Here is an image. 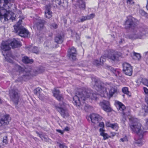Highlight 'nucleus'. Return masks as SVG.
Listing matches in <instances>:
<instances>
[{
  "label": "nucleus",
  "instance_id": "c756f323",
  "mask_svg": "<svg viewBox=\"0 0 148 148\" xmlns=\"http://www.w3.org/2000/svg\"><path fill=\"white\" fill-rule=\"evenodd\" d=\"M134 55L135 57L134 58L136 60H139L141 58V56L140 54L139 53H137L135 52H134Z\"/></svg>",
  "mask_w": 148,
  "mask_h": 148
},
{
  "label": "nucleus",
  "instance_id": "f3484780",
  "mask_svg": "<svg viewBox=\"0 0 148 148\" xmlns=\"http://www.w3.org/2000/svg\"><path fill=\"white\" fill-rule=\"evenodd\" d=\"M10 120V118L8 115H5L4 116L3 118L0 121L1 125H2L4 124H8Z\"/></svg>",
  "mask_w": 148,
  "mask_h": 148
},
{
  "label": "nucleus",
  "instance_id": "a878e982",
  "mask_svg": "<svg viewBox=\"0 0 148 148\" xmlns=\"http://www.w3.org/2000/svg\"><path fill=\"white\" fill-rule=\"evenodd\" d=\"M29 50L31 51L32 52L36 54H38L39 52L38 47H31L29 48Z\"/></svg>",
  "mask_w": 148,
  "mask_h": 148
},
{
  "label": "nucleus",
  "instance_id": "603ef678",
  "mask_svg": "<svg viewBox=\"0 0 148 148\" xmlns=\"http://www.w3.org/2000/svg\"><path fill=\"white\" fill-rule=\"evenodd\" d=\"M146 125L148 129V119L146 121Z\"/></svg>",
  "mask_w": 148,
  "mask_h": 148
},
{
  "label": "nucleus",
  "instance_id": "8fccbe9b",
  "mask_svg": "<svg viewBox=\"0 0 148 148\" xmlns=\"http://www.w3.org/2000/svg\"><path fill=\"white\" fill-rule=\"evenodd\" d=\"M69 130V128L68 127H66L65 128L63 131H64H64H68Z\"/></svg>",
  "mask_w": 148,
  "mask_h": 148
},
{
  "label": "nucleus",
  "instance_id": "f704fd0d",
  "mask_svg": "<svg viewBox=\"0 0 148 148\" xmlns=\"http://www.w3.org/2000/svg\"><path fill=\"white\" fill-rule=\"evenodd\" d=\"M95 14H92L86 16L87 20L92 19L95 16Z\"/></svg>",
  "mask_w": 148,
  "mask_h": 148
},
{
  "label": "nucleus",
  "instance_id": "1a4fd4ad",
  "mask_svg": "<svg viewBox=\"0 0 148 148\" xmlns=\"http://www.w3.org/2000/svg\"><path fill=\"white\" fill-rule=\"evenodd\" d=\"M10 97L12 101L16 104H17L19 100V95L16 90H11L10 92Z\"/></svg>",
  "mask_w": 148,
  "mask_h": 148
},
{
  "label": "nucleus",
  "instance_id": "72a5a7b5",
  "mask_svg": "<svg viewBox=\"0 0 148 148\" xmlns=\"http://www.w3.org/2000/svg\"><path fill=\"white\" fill-rule=\"evenodd\" d=\"M144 91L145 95V98H148V89L146 87L143 88Z\"/></svg>",
  "mask_w": 148,
  "mask_h": 148
},
{
  "label": "nucleus",
  "instance_id": "412c9836",
  "mask_svg": "<svg viewBox=\"0 0 148 148\" xmlns=\"http://www.w3.org/2000/svg\"><path fill=\"white\" fill-rule=\"evenodd\" d=\"M77 5H78L79 8L82 9H84L85 7V4L83 0H78Z\"/></svg>",
  "mask_w": 148,
  "mask_h": 148
},
{
  "label": "nucleus",
  "instance_id": "5701e85b",
  "mask_svg": "<svg viewBox=\"0 0 148 148\" xmlns=\"http://www.w3.org/2000/svg\"><path fill=\"white\" fill-rule=\"evenodd\" d=\"M52 12L49 9H47L45 12V15L46 18H49L52 16Z\"/></svg>",
  "mask_w": 148,
  "mask_h": 148
},
{
  "label": "nucleus",
  "instance_id": "ddd939ff",
  "mask_svg": "<svg viewBox=\"0 0 148 148\" xmlns=\"http://www.w3.org/2000/svg\"><path fill=\"white\" fill-rule=\"evenodd\" d=\"M34 93L40 99L43 100L45 97L43 94L44 92L40 88L38 87L34 90Z\"/></svg>",
  "mask_w": 148,
  "mask_h": 148
},
{
  "label": "nucleus",
  "instance_id": "b1692460",
  "mask_svg": "<svg viewBox=\"0 0 148 148\" xmlns=\"http://www.w3.org/2000/svg\"><path fill=\"white\" fill-rule=\"evenodd\" d=\"M23 61L25 63H32L33 61L32 59H29L28 57L25 56L23 58Z\"/></svg>",
  "mask_w": 148,
  "mask_h": 148
},
{
  "label": "nucleus",
  "instance_id": "3c124183",
  "mask_svg": "<svg viewBox=\"0 0 148 148\" xmlns=\"http://www.w3.org/2000/svg\"><path fill=\"white\" fill-rule=\"evenodd\" d=\"M103 128H101L99 129V131L100 133L104 132L105 131L103 129Z\"/></svg>",
  "mask_w": 148,
  "mask_h": 148
},
{
  "label": "nucleus",
  "instance_id": "37998d69",
  "mask_svg": "<svg viewBox=\"0 0 148 148\" xmlns=\"http://www.w3.org/2000/svg\"><path fill=\"white\" fill-rule=\"evenodd\" d=\"M140 14L142 16L145 15L146 14V13L143 10H141L140 11Z\"/></svg>",
  "mask_w": 148,
  "mask_h": 148
},
{
  "label": "nucleus",
  "instance_id": "f03ea898",
  "mask_svg": "<svg viewBox=\"0 0 148 148\" xmlns=\"http://www.w3.org/2000/svg\"><path fill=\"white\" fill-rule=\"evenodd\" d=\"M53 93L54 96L59 101H61L59 106H56V109L63 118L68 117L69 116V113L67 110L65 108L66 104L63 101H62L63 100V97L62 95H60L59 90L54 88Z\"/></svg>",
  "mask_w": 148,
  "mask_h": 148
},
{
  "label": "nucleus",
  "instance_id": "13d9d810",
  "mask_svg": "<svg viewBox=\"0 0 148 148\" xmlns=\"http://www.w3.org/2000/svg\"><path fill=\"white\" fill-rule=\"evenodd\" d=\"M71 34H73H73H74V32L73 31L71 30Z\"/></svg>",
  "mask_w": 148,
  "mask_h": 148
},
{
  "label": "nucleus",
  "instance_id": "09e8293b",
  "mask_svg": "<svg viewBox=\"0 0 148 148\" xmlns=\"http://www.w3.org/2000/svg\"><path fill=\"white\" fill-rule=\"evenodd\" d=\"M56 131L57 132L61 133V134H63L64 132V131H62L60 130H56Z\"/></svg>",
  "mask_w": 148,
  "mask_h": 148
},
{
  "label": "nucleus",
  "instance_id": "20e7f679",
  "mask_svg": "<svg viewBox=\"0 0 148 148\" xmlns=\"http://www.w3.org/2000/svg\"><path fill=\"white\" fill-rule=\"evenodd\" d=\"M14 0H4V4L3 6L4 7L3 11L5 12L4 14L3 13V12H0V18L1 20L3 22L7 21L9 19H11L12 17L11 14L9 10H7L9 8V6L8 4L10 2H13Z\"/></svg>",
  "mask_w": 148,
  "mask_h": 148
},
{
  "label": "nucleus",
  "instance_id": "f257e3e1",
  "mask_svg": "<svg viewBox=\"0 0 148 148\" xmlns=\"http://www.w3.org/2000/svg\"><path fill=\"white\" fill-rule=\"evenodd\" d=\"M92 84L97 91V95L95 93H91L88 91L81 92L79 90L73 98V103L75 105L80 106L82 105L81 102L84 103V101L89 97L92 100H96L98 97L97 96L99 95L101 97H106L108 96L106 87L104 83L96 78L93 77L92 79Z\"/></svg>",
  "mask_w": 148,
  "mask_h": 148
},
{
  "label": "nucleus",
  "instance_id": "f8f14e48",
  "mask_svg": "<svg viewBox=\"0 0 148 148\" xmlns=\"http://www.w3.org/2000/svg\"><path fill=\"white\" fill-rule=\"evenodd\" d=\"M90 118L92 122L94 123H97L102 119V117L97 114H92L90 116Z\"/></svg>",
  "mask_w": 148,
  "mask_h": 148
},
{
  "label": "nucleus",
  "instance_id": "2eb2a0df",
  "mask_svg": "<svg viewBox=\"0 0 148 148\" xmlns=\"http://www.w3.org/2000/svg\"><path fill=\"white\" fill-rule=\"evenodd\" d=\"M10 41L7 40L3 41L1 43V48L4 51H7L10 49Z\"/></svg>",
  "mask_w": 148,
  "mask_h": 148
},
{
  "label": "nucleus",
  "instance_id": "c03bdc74",
  "mask_svg": "<svg viewBox=\"0 0 148 148\" xmlns=\"http://www.w3.org/2000/svg\"><path fill=\"white\" fill-rule=\"evenodd\" d=\"M59 146L60 148H67L66 146L64 144H59Z\"/></svg>",
  "mask_w": 148,
  "mask_h": 148
},
{
  "label": "nucleus",
  "instance_id": "c9c22d12",
  "mask_svg": "<svg viewBox=\"0 0 148 148\" xmlns=\"http://www.w3.org/2000/svg\"><path fill=\"white\" fill-rule=\"evenodd\" d=\"M128 140L127 137L126 136H125L123 138H121L120 139V142H125L127 141Z\"/></svg>",
  "mask_w": 148,
  "mask_h": 148
},
{
  "label": "nucleus",
  "instance_id": "bb28decb",
  "mask_svg": "<svg viewBox=\"0 0 148 148\" xmlns=\"http://www.w3.org/2000/svg\"><path fill=\"white\" fill-rule=\"evenodd\" d=\"M55 41L57 43H62L63 42L62 37L61 36H56L55 38Z\"/></svg>",
  "mask_w": 148,
  "mask_h": 148
},
{
  "label": "nucleus",
  "instance_id": "e2e57ef3",
  "mask_svg": "<svg viewBox=\"0 0 148 148\" xmlns=\"http://www.w3.org/2000/svg\"><path fill=\"white\" fill-rule=\"evenodd\" d=\"M3 55L4 56H5V55L4 54H3Z\"/></svg>",
  "mask_w": 148,
  "mask_h": 148
},
{
  "label": "nucleus",
  "instance_id": "aec40b11",
  "mask_svg": "<svg viewBox=\"0 0 148 148\" xmlns=\"http://www.w3.org/2000/svg\"><path fill=\"white\" fill-rule=\"evenodd\" d=\"M143 135H142V136H141V135H138L139 138L135 142V143L137 144L138 146H142L145 143V140L143 138Z\"/></svg>",
  "mask_w": 148,
  "mask_h": 148
},
{
  "label": "nucleus",
  "instance_id": "4c0bfd02",
  "mask_svg": "<svg viewBox=\"0 0 148 148\" xmlns=\"http://www.w3.org/2000/svg\"><path fill=\"white\" fill-rule=\"evenodd\" d=\"M127 3L128 4L133 5L134 4V0H126Z\"/></svg>",
  "mask_w": 148,
  "mask_h": 148
},
{
  "label": "nucleus",
  "instance_id": "c85d7f7f",
  "mask_svg": "<svg viewBox=\"0 0 148 148\" xmlns=\"http://www.w3.org/2000/svg\"><path fill=\"white\" fill-rule=\"evenodd\" d=\"M100 135L101 136H103V139L104 140L107 139L108 138L110 137V136H109L107 133L104 132L100 133Z\"/></svg>",
  "mask_w": 148,
  "mask_h": 148
},
{
  "label": "nucleus",
  "instance_id": "a211bd4d",
  "mask_svg": "<svg viewBox=\"0 0 148 148\" xmlns=\"http://www.w3.org/2000/svg\"><path fill=\"white\" fill-rule=\"evenodd\" d=\"M44 21L39 19L37 21L35 26L38 29L40 30L44 26Z\"/></svg>",
  "mask_w": 148,
  "mask_h": 148
},
{
  "label": "nucleus",
  "instance_id": "2f4dec72",
  "mask_svg": "<svg viewBox=\"0 0 148 148\" xmlns=\"http://www.w3.org/2000/svg\"><path fill=\"white\" fill-rule=\"evenodd\" d=\"M112 69V71L113 72L114 74L117 77L120 76L119 72V71L117 70H116L114 69L113 68H112L111 69Z\"/></svg>",
  "mask_w": 148,
  "mask_h": 148
},
{
  "label": "nucleus",
  "instance_id": "ea45409f",
  "mask_svg": "<svg viewBox=\"0 0 148 148\" xmlns=\"http://www.w3.org/2000/svg\"><path fill=\"white\" fill-rule=\"evenodd\" d=\"M3 142L4 144V145H6L7 144L8 142L7 140V137L6 136L3 138Z\"/></svg>",
  "mask_w": 148,
  "mask_h": 148
},
{
  "label": "nucleus",
  "instance_id": "5fc2aeb1",
  "mask_svg": "<svg viewBox=\"0 0 148 148\" xmlns=\"http://www.w3.org/2000/svg\"><path fill=\"white\" fill-rule=\"evenodd\" d=\"M3 102V101L0 98V104H1Z\"/></svg>",
  "mask_w": 148,
  "mask_h": 148
},
{
  "label": "nucleus",
  "instance_id": "e433bc0d",
  "mask_svg": "<svg viewBox=\"0 0 148 148\" xmlns=\"http://www.w3.org/2000/svg\"><path fill=\"white\" fill-rule=\"evenodd\" d=\"M142 82L144 84L148 86V80L146 79H143Z\"/></svg>",
  "mask_w": 148,
  "mask_h": 148
},
{
  "label": "nucleus",
  "instance_id": "423d86ee",
  "mask_svg": "<svg viewBox=\"0 0 148 148\" xmlns=\"http://www.w3.org/2000/svg\"><path fill=\"white\" fill-rule=\"evenodd\" d=\"M21 22L22 20H19L16 25L14 26V29L16 32L20 36L23 37H27L29 35V33L27 30L20 26Z\"/></svg>",
  "mask_w": 148,
  "mask_h": 148
},
{
  "label": "nucleus",
  "instance_id": "bf43d9fd",
  "mask_svg": "<svg viewBox=\"0 0 148 148\" xmlns=\"http://www.w3.org/2000/svg\"><path fill=\"white\" fill-rule=\"evenodd\" d=\"M2 0H0V4L1 3V2Z\"/></svg>",
  "mask_w": 148,
  "mask_h": 148
},
{
  "label": "nucleus",
  "instance_id": "9d476101",
  "mask_svg": "<svg viewBox=\"0 0 148 148\" xmlns=\"http://www.w3.org/2000/svg\"><path fill=\"white\" fill-rule=\"evenodd\" d=\"M123 71L127 75L131 76L132 74V68L128 63H125L123 64Z\"/></svg>",
  "mask_w": 148,
  "mask_h": 148
},
{
  "label": "nucleus",
  "instance_id": "6e6552de",
  "mask_svg": "<svg viewBox=\"0 0 148 148\" xmlns=\"http://www.w3.org/2000/svg\"><path fill=\"white\" fill-rule=\"evenodd\" d=\"M99 104L101 108L107 112H110L112 110L111 108L110 103L108 101L103 100L102 101H101Z\"/></svg>",
  "mask_w": 148,
  "mask_h": 148
},
{
  "label": "nucleus",
  "instance_id": "6e6d98bb",
  "mask_svg": "<svg viewBox=\"0 0 148 148\" xmlns=\"http://www.w3.org/2000/svg\"><path fill=\"white\" fill-rule=\"evenodd\" d=\"M123 41H124V40L123 39H121V41L119 42V43L120 44H121L123 42Z\"/></svg>",
  "mask_w": 148,
  "mask_h": 148
},
{
  "label": "nucleus",
  "instance_id": "7ed1b4c3",
  "mask_svg": "<svg viewBox=\"0 0 148 148\" xmlns=\"http://www.w3.org/2000/svg\"><path fill=\"white\" fill-rule=\"evenodd\" d=\"M130 121V127L133 133L138 135H141L142 136L144 132L142 130V125L139 122L138 120L133 117L129 118Z\"/></svg>",
  "mask_w": 148,
  "mask_h": 148
},
{
  "label": "nucleus",
  "instance_id": "58836bf2",
  "mask_svg": "<svg viewBox=\"0 0 148 148\" xmlns=\"http://www.w3.org/2000/svg\"><path fill=\"white\" fill-rule=\"evenodd\" d=\"M50 43L51 42L50 41H47L44 43V45L45 46L48 47L50 45Z\"/></svg>",
  "mask_w": 148,
  "mask_h": 148
},
{
  "label": "nucleus",
  "instance_id": "4468645a",
  "mask_svg": "<svg viewBox=\"0 0 148 148\" xmlns=\"http://www.w3.org/2000/svg\"><path fill=\"white\" fill-rule=\"evenodd\" d=\"M77 51L76 49L74 47H72L68 51V56L70 59L75 60L76 59Z\"/></svg>",
  "mask_w": 148,
  "mask_h": 148
},
{
  "label": "nucleus",
  "instance_id": "7c9ffc66",
  "mask_svg": "<svg viewBox=\"0 0 148 148\" xmlns=\"http://www.w3.org/2000/svg\"><path fill=\"white\" fill-rule=\"evenodd\" d=\"M86 20H87L86 16H84L79 18L77 21L79 22H82Z\"/></svg>",
  "mask_w": 148,
  "mask_h": 148
},
{
  "label": "nucleus",
  "instance_id": "a18cd8bd",
  "mask_svg": "<svg viewBox=\"0 0 148 148\" xmlns=\"http://www.w3.org/2000/svg\"><path fill=\"white\" fill-rule=\"evenodd\" d=\"M5 59L6 60L10 63L12 62V60L11 59H10V58L9 59H8V56L7 55L5 57Z\"/></svg>",
  "mask_w": 148,
  "mask_h": 148
},
{
  "label": "nucleus",
  "instance_id": "864d4df0",
  "mask_svg": "<svg viewBox=\"0 0 148 148\" xmlns=\"http://www.w3.org/2000/svg\"><path fill=\"white\" fill-rule=\"evenodd\" d=\"M111 134H112V136H114L116 134V133L114 132H111Z\"/></svg>",
  "mask_w": 148,
  "mask_h": 148
},
{
  "label": "nucleus",
  "instance_id": "4be33fe9",
  "mask_svg": "<svg viewBox=\"0 0 148 148\" xmlns=\"http://www.w3.org/2000/svg\"><path fill=\"white\" fill-rule=\"evenodd\" d=\"M117 104L118 105L119 107V110L121 112H123L125 109V107L124 104L122 103L119 101H117L116 102Z\"/></svg>",
  "mask_w": 148,
  "mask_h": 148
},
{
  "label": "nucleus",
  "instance_id": "39448f33",
  "mask_svg": "<svg viewBox=\"0 0 148 148\" xmlns=\"http://www.w3.org/2000/svg\"><path fill=\"white\" fill-rule=\"evenodd\" d=\"M120 55L117 52L113 50H110L105 52L104 55L101 56L100 59V65H102L106 61V58H108L113 60H118Z\"/></svg>",
  "mask_w": 148,
  "mask_h": 148
},
{
  "label": "nucleus",
  "instance_id": "4d7b16f0",
  "mask_svg": "<svg viewBox=\"0 0 148 148\" xmlns=\"http://www.w3.org/2000/svg\"><path fill=\"white\" fill-rule=\"evenodd\" d=\"M146 8L147 10H148V1L147 5Z\"/></svg>",
  "mask_w": 148,
  "mask_h": 148
},
{
  "label": "nucleus",
  "instance_id": "6ab92c4d",
  "mask_svg": "<svg viewBox=\"0 0 148 148\" xmlns=\"http://www.w3.org/2000/svg\"><path fill=\"white\" fill-rule=\"evenodd\" d=\"M10 45L13 48H16L20 46V42L19 41L16 39H13L11 42H10Z\"/></svg>",
  "mask_w": 148,
  "mask_h": 148
},
{
  "label": "nucleus",
  "instance_id": "393cba45",
  "mask_svg": "<svg viewBox=\"0 0 148 148\" xmlns=\"http://www.w3.org/2000/svg\"><path fill=\"white\" fill-rule=\"evenodd\" d=\"M117 92V90L115 88L112 87L109 91V95L111 96H112L114 94Z\"/></svg>",
  "mask_w": 148,
  "mask_h": 148
},
{
  "label": "nucleus",
  "instance_id": "a19ab883",
  "mask_svg": "<svg viewBox=\"0 0 148 148\" xmlns=\"http://www.w3.org/2000/svg\"><path fill=\"white\" fill-rule=\"evenodd\" d=\"M93 63L95 65H100V61L98 60H95L93 61Z\"/></svg>",
  "mask_w": 148,
  "mask_h": 148
},
{
  "label": "nucleus",
  "instance_id": "680f3d73",
  "mask_svg": "<svg viewBox=\"0 0 148 148\" xmlns=\"http://www.w3.org/2000/svg\"><path fill=\"white\" fill-rule=\"evenodd\" d=\"M87 106H85V109H86V108L87 107Z\"/></svg>",
  "mask_w": 148,
  "mask_h": 148
},
{
  "label": "nucleus",
  "instance_id": "79ce46f5",
  "mask_svg": "<svg viewBox=\"0 0 148 148\" xmlns=\"http://www.w3.org/2000/svg\"><path fill=\"white\" fill-rule=\"evenodd\" d=\"M57 27V25L55 23L52 24L51 25V28L56 29Z\"/></svg>",
  "mask_w": 148,
  "mask_h": 148
},
{
  "label": "nucleus",
  "instance_id": "49530a36",
  "mask_svg": "<svg viewBox=\"0 0 148 148\" xmlns=\"http://www.w3.org/2000/svg\"><path fill=\"white\" fill-rule=\"evenodd\" d=\"M112 124L109 122H107L106 123V125L108 127H111L112 126Z\"/></svg>",
  "mask_w": 148,
  "mask_h": 148
},
{
  "label": "nucleus",
  "instance_id": "9b49d317",
  "mask_svg": "<svg viewBox=\"0 0 148 148\" xmlns=\"http://www.w3.org/2000/svg\"><path fill=\"white\" fill-rule=\"evenodd\" d=\"M15 69L16 70L17 74H18V73H19L20 75L23 74V76H29L30 73L29 71H27V70L26 68L24 69L20 66L18 65L16 66Z\"/></svg>",
  "mask_w": 148,
  "mask_h": 148
},
{
  "label": "nucleus",
  "instance_id": "dca6fc26",
  "mask_svg": "<svg viewBox=\"0 0 148 148\" xmlns=\"http://www.w3.org/2000/svg\"><path fill=\"white\" fill-rule=\"evenodd\" d=\"M135 19L131 16L127 17V20L125 22V25L128 27H131L134 24V21Z\"/></svg>",
  "mask_w": 148,
  "mask_h": 148
},
{
  "label": "nucleus",
  "instance_id": "cd10ccee",
  "mask_svg": "<svg viewBox=\"0 0 148 148\" xmlns=\"http://www.w3.org/2000/svg\"><path fill=\"white\" fill-rule=\"evenodd\" d=\"M122 91L125 94L130 96L131 95L130 92L128 91V88L127 87H124L122 88Z\"/></svg>",
  "mask_w": 148,
  "mask_h": 148
},
{
  "label": "nucleus",
  "instance_id": "473e14b6",
  "mask_svg": "<svg viewBox=\"0 0 148 148\" xmlns=\"http://www.w3.org/2000/svg\"><path fill=\"white\" fill-rule=\"evenodd\" d=\"M112 126L111 127L113 129L115 130L116 131H117L118 128L119 127L118 125L116 123H115L112 124Z\"/></svg>",
  "mask_w": 148,
  "mask_h": 148
},
{
  "label": "nucleus",
  "instance_id": "0eeeda50",
  "mask_svg": "<svg viewBox=\"0 0 148 148\" xmlns=\"http://www.w3.org/2000/svg\"><path fill=\"white\" fill-rule=\"evenodd\" d=\"M146 32L143 28H139L135 31L131 37L132 38H143L145 37Z\"/></svg>",
  "mask_w": 148,
  "mask_h": 148
},
{
  "label": "nucleus",
  "instance_id": "de8ad7c7",
  "mask_svg": "<svg viewBox=\"0 0 148 148\" xmlns=\"http://www.w3.org/2000/svg\"><path fill=\"white\" fill-rule=\"evenodd\" d=\"M99 126L102 128H104V124L103 122H101L99 124Z\"/></svg>",
  "mask_w": 148,
  "mask_h": 148
},
{
  "label": "nucleus",
  "instance_id": "052dcab7",
  "mask_svg": "<svg viewBox=\"0 0 148 148\" xmlns=\"http://www.w3.org/2000/svg\"><path fill=\"white\" fill-rule=\"evenodd\" d=\"M123 115H125V113H124V112H123Z\"/></svg>",
  "mask_w": 148,
  "mask_h": 148
}]
</instances>
